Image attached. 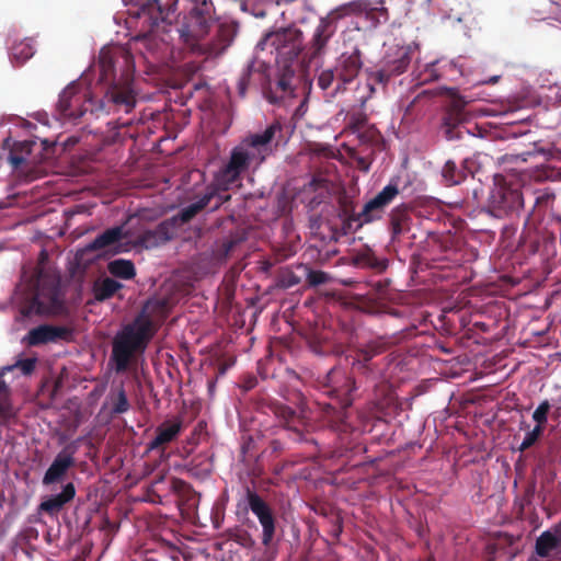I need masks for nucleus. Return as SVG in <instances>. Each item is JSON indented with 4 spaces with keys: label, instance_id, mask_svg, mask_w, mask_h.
<instances>
[{
    "label": "nucleus",
    "instance_id": "f257e3e1",
    "mask_svg": "<svg viewBox=\"0 0 561 561\" xmlns=\"http://www.w3.org/2000/svg\"><path fill=\"white\" fill-rule=\"evenodd\" d=\"M128 7L127 24L139 28L128 47H103L99 56L102 80L113 77L104 98L98 102L87 90L79 91L77 83L69 84L60 94L57 111L61 119L77 121L88 111L99 116L102 113H129L136 105V92L131 84V72L136 58L154 67L167 64L173 56L170 46L171 26L168 13L160 0H123Z\"/></svg>",
    "mask_w": 561,
    "mask_h": 561
},
{
    "label": "nucleus",
    "instance_id": "f03ea898",
    "mask_svg": "<svg viewBox=\"0 0 561 561\" xmlns=\"http://www.w3.org/2000/svg\"><path fill=\"white\" fill-rule=\"evenodd\" d=\"M278 131H280V126L272 124L262 133L247 136L233 147L228 162L215 174L214 188L198 202L183 208L176 216L179 224L182 225L192 219L210 203L215 195H218L219 203L228 199V196L221 195L219 192H226L239 182L242 173L255 171L264 162L272 153V140Z\"/></svg>",
    "mask_w": 561,
    "mask_h": 561
},
{
    "label": "nucleus",
    "instance_id": "7ed1b4c3",
    "mask_svg": "<svg viewBox=\"0 0 561 561\" xmlns=\"http://www.w3.org/2000/svg\"><path fill=\"white\" fill-rule=\"evenodd\" d=\"M190 13L178 30L182 42L194 53L206 58L219 56L233 41L238 27L232 21L218 25L213 22V3L188 0Z\"/></svg>",
    "mask_w": 561,
    "mask_h": 561
},
{
    "label": "nucleus",
    "instance_id": "20e7f679",
    "mask_svg": "<svg viewBox=\"0 0 561 561\" xmlns=\"http://www.w3.org/2000/svg\"><path fill=\"white\" fill-rule=\"evenodd\" d=\"M301 47V33L296 28H285L266 34L265 37L256 45L255 60L247 67L239 79V94L241 96L245 95L250 73L255 64L261 59V53L267 51L271 54L272 58L267 60L264 59L262 62L270 64L274 61L279 68H283L284 71L275 85L276 90H279L283 94L280 96H276L272 90L267 95L268 101L271 103H276L284 95H293V77L295 71L290 67L289 62L299 55Z\"/></svg>",
    "mask_w": 561,
    "mask_h": 561
},
{
    "label": "nucleus",
    "instance_id": "39448f33",
    "mask_svg": "<svg viewBox=\"0 0 561 561\" xmlns=\"http://www.w3.org/2000/svg\"><path fill=\"white\" fill-rule=\"evenodd\" d=\"M152 336L153 323L144 313L123 327L113 340L111 359L115 363L116 371L126 370L133 357L145 352Z\"/></svg>",
    "mask_w": 561,
    "mask_h": 561
},
{
    "label": "nucleus",
    "instance_id": "423d86ee",
    "mask_svg": "<svg viewBox=\"0 0 561 561\" xmlns=\"http://www.w3.org/2000/svg\"><path fill=\"white\" fill-rule=\"evenodd\" d=\"M44 256V253H42ZM23 282L27 283L32 294L30 311L36 313H58L62 309L59 277L50 270L42 257L37 268L32 275L23 273Z\"/></svg>",
    "mask_w": 561,
    "mask_h": 561
},
{
    "label": "nucleus",
    "instance_id": "0eeeda50",
    "mask_svg": "<svg viewBox=\"0 0 561 561\" xmlns=\"http://www.w3.org/2000/svg\"><path fill=\"white\" fill-rule=\"evenodd\" d=\"M131 233L126 225L112 227L99 234L87 244L88 251H100L103 254H117L129 250Z\"/></svg>",
    "mask_w": 561,
    "mask_h": 561
},
{
    "label": "nucleus",
    "instance_id": "6e6552de",
    "mask_svg": "<svg viewBox=\"0 0 561 561\" xmlns=\"http://www.w3.org/2000/svg\"><path fill=\"white\" fill-rule=\"evenodd\" d=\"M358 7L359 5L355 2L343 4L329 12L327 16H323L319 20L311 39V49L314 56L322 54L328 41L335 32L334 22L337 19L353 12Z\"/></svg>",
    "mask_w": 561,
    "mask_h": 561
},
{
    "label": "nucleus",
    "instance_id": "1a4fd4ad",
    "mask_svg": "<svg viewBox=\"0 0 561 561\" xmlns=\"http://www.w3.org/2000/svg\"><path fill=\"white\" fill-rule=\"evenodd\" d=\"M489 204L496 216H502L523 206L520 192L506 185L502 175L494 176V185L490 192Z\"/></svg>",
    "mask_w": 561,
    "mask_h": 561
},
{
    "label": "nucleus",
    "instance_id": "9d476101",
    "mask_svg": "<svg viewBox=\"0 0 561 561\" xmlns=\"http://www.w3.org/2000/svg\"><path fill=\"white\" fill-rule=\"evenodd\" d=\"M35 358H25L18 360L13 365L4 366L0 370V378H2L5 374L14 371L19 369L22 375L31 374L35 368ZM15 415L14 409L11 407L10 402L7 398V386L5 382L0 379V425L8 423Z\"/></svg>",
    "mask_w": 561,
    "mask_h": 561
},
{
    "label": "nucleus",
    "instance_id": "9b49d317",
    "mask_svg": "<svg viewBox=\"0 0 561 561\" xmlns=\"http://www.w3.org/2000/svg\"><path fill=\"white\" fill-rule=\"evenodd\" d=\"M398 194L399 188L397 183L386 185L374 198L364 205L359 214L362 221L368 224L380 218L383 208L388 206Z\"/></svg>",
    "mask_w": 561,
    "mask_h": 561
},
{
    "label": "nucleus",
    "instance_id": "f8f14e48",
    "mask_svg": "<svg viewBox=\"0 0 561 561\" xmlns=\"http://www.w3.org/2000/svg\"><path fill=\"white\" fill-rule=\"evenodd\" d=\"M248 503L251 512L257 517L262 526V542L265 546H268L273 540L275 533V520L272 511L256 493H248Z\"/></svg>",
    "mask_w": 561,
    "mask_h": 561
},
{
    "label": "nucleus",
    "instance_id": "ddd939ff",
    "mask_svg": "<svg viewBox=\"0 0 561 561\" xmlns=\"http://www.w3.org/2000/svg\"><path fill=\"white\" fill-rule=\"evenodd\" d=\"M359 68L360 59L357 50L343 53L335 66L336 79L341 81L336 85L335 92L342 90L346 83L351 82L357 76Z\"/></svg>",
    "mask_w": 561,
    "mask_h": 561
},
{
    "label": "nucleus",
    "instance_id": "4468645a",
    "mask_svg": "<svg viewBox=\"0 0 561 561\" xmlns=\"http://www.w3.org/2000/svg\"><path fill=\"white\" fill-rule=\"evenodd\" d=\"M36 141L25 140L16 144L9 153L8 160L14 169L22 165H35L41 162L39 154L34 153L35 149L41 150Z\"/></svg>",
    "mask_w": 561,
    "mask_h": 561
},
{
    "label": "nucleus",
    "instance_id": "2eb2a0df",
    "mask_svg": "<svg viewBox=\"0 0 561 561\" xmlns=\"http://www.w3.org/2000/svg\"><path fill=\"white\" fill-rule=\"evenodd\" d=\"M69 331L64 327L43 324L32 329L25 336L28 345L35 346L57 342L68 336Z\"/></svg>",
    "mask_w": 561,
    "mask_h": 561
},
{
    "label": "nucleus",
    "instance_id": "dca6fc26",
    "mask_svg": "<svg viewBox=\"0 0 561 561\" xmlns=\"http://www.w3.org/2000/svg\"><path fill=\"white\" fill-rule=\"evenodd\" d=\"M179 225L178 217L162 221L154 230H148L142 234L141 243L146 248L158 247L175 236Z\"/></svg>",
    "mask_w": 561,
    "mask_h": 561
},
{
    "label": "nucleus",
    "instance_id": "f3484780",
    "mask_svg": "<svg viewBox=\"0 0 561 561\" xmlns=\"http://www.w3.org/2000/svg\"><path fill=\"white\" fill-rule=\"evenodd\" d=\"M536 552L542 558L554 557L561 552V524L537 538Z\"/></svg>",
    "mask_w": 561,
    "mask_h": 561
},
{
    "label": "nucleus",
    "instance_id": "a211bd4d",
    "mask_svg": "<svg viewBox=\"0 0 561 561\" xmlns=\"http://www.w3.org/2000/svg\"><path fill=\"white\" fill-rule=\"evenodd\" d=\"M73 463L75 459L71 454L60 451L45 472L43 484L49 485L59 482Z\"/></svg>",
    "mask_w": 561,
    "mask_h": 561
},
{
    "label": "nucleus",
    "instance_id": "6ab92c4d",
    "mask_svg": "<svg viewBox=\"0 0 561 561\" xmlns=\"http://www.w3.org/2000/svg\"><path fill=\"white\" fill-rule=\"evenodd\" d=\"M75 495L76 490L73 484L67 483L64 485L60 493L51 495L50 497L43 501L39 505V510L53 515L59 512L66 503L75 497Z\"/></svg>",
    "mask_w": 561,
    "mask_h": 561
},
{
    "label": "nucleus",
    "instance_id": "aec40b11",
    "mask_svg": "<svg viewBox=\"0 0 561 561\" xmlns=\"http://www.w3.org/2000/svg\"><path fill=\"white\" fill-rule=\"evenodd\" d=\"M182 423L180 421L165 422L157 428L156 437L149 443L150 450L157 449L162 445L172 442L181 432Z\"/></svg>",
    "mask_w": 561,
    "mask_h": 561
},
{
    "label": "nucleus",
    "instance_id": "412c9836",
    "mask_svg": "<svg viewBox=\"0 0 561 561\" xmlns=\"http://www.w3.org/2000/svg\"><path fill=\"white\" fill-rule=\"evenodd\" d=\"M35 51V39L32 37H25L12 45L10 49V59L13 64L23 65L34 56Z\"/></svg>",
    "mask_w": 561,
    "mask_h": 561
},
{
    "label": "nucleus",
    "instance_id": "4be33fe9",
    "mask_svg": "<svg viewBox=\"0 0 561 561\" xmlns=\"http://www.w3.org/2000/svg\"><path fill=\"white\" fill-rule=\"evenodd\" d=\"M108 271L112 275L124 279H130L135 276V266L128 260H114L108 264Z\"/></svg>",
    "mask_w": 561,
    "mask_h": 561
},
{
    "label": "nucleus",
    "instance_id": "5701e85b",
    "mask_svg": "<svg viewBox=\"0 0 561 561\" xmlns=\"http://www.w3.org/2000/svg\"><path fill=\"white\" fill-rule=\"evenodd\" d=\"M410 47H399L397 55L398 57L394 59H388L389 71L391 73H401L405 70L409 65L410 58Z\"/></svg>",
    "mask_w": 561,
    "mask_h": 561
},
{
    "label": "nucleus",
    "instance_id": "b1692460",
    "mask_svg": "<svg viewBox=\"0 0 561 561\" xmlns=\"http://www.w3.org/2000/svg\"><path fill=\"white\" fill-rule=\"evenodd\" d=\"M122 284L113 278L103 279L95 288V297L99 300H105L113 296Z\"/></svg>",
    "mask_w": 561,
    "mask_h": 561
},
{
    "label": "nucleus",
    "instance_id": "393cba45",
    "mask_svg": "<svg viewBox=\"0 0 561 561\" xmlns=\"http://www.w3.org/2000/svg\"><path fill=\"white\" fill-rule=\"evenodd\" d=\"M110 400H111V412L113 414L126 413L130 408L127 396L123 388H121L116 394L111 396Z\"/></svg>",
    "mask_w": 561,
    "mask_h": 561
},
{
    "label": "nucleus",
    "instance_id": "a878e982",
    "mask_svg": "<svg viewBox=\"0 0 561 561\" xmlns=\"http://www.w3.org/2000/svg\"><path fill=\"white\" fill-rule=\"evenodd\" d=\"M522 428H527L525 436L518 447L520 451H525L526 449L530 448L540 438V436L543 433V428L539 426H534L533 428H529V425H522Z\"/></svg>",
    "mask_w": 561,
    "mask_h": 561
},
{
    "label": "nucleus",
    "instance_id": "bb28decb",
    "mask_svg": "<svg viewBox=\"0 0 561 561\" xmlns=\"http://www.w3.org/2000/svg\"><path fill=\"white\" fill-rule=\"evenodd\" d=\"M551 409V404L548 400L541 401L538 407L534 410L531 419L536 426L545 430L548 423V415Z\"/></svg>",
    "mask_w": 561,
    "mask_h": 561
},
{
    "label": "nucleus",
    "instance_id": "cd10ccee",
    "mask_svg": "<svg viewBox=\"0 0 561 561\" xmlns=\"http://www.w3.org/2000/svg\"><path fill=\"white\" fill-rule=\"evenodd\" d=\"M443 176L450 185L459 184L463 179L462 172L458 171L456 164L451 161H447L445 163L443 168Z\"/></svg>",
    "mask_w": 561,
    "mask_h": 561
},
{
    "label": "nucleus",
    "instance_id": "c85d7f7f",
    "mask_svg": "<svg viewBox=\"0 0 561 561\" xmlns=\"http://www.w3.org/2000/svg\"><path fill=\"white\" fill-rule=\"evenodd\" d=\"M462 106L463 103L460 104L456 102L454 104L451 112L445 117V124L447 126H456L465 121V117L461 113Z\"/></svg>",
    "mask_w": 561,
    "mask_h": 561
},
{
    "label": "nucleus",
    "instance_id": "c756f323",
    "mask_svg": "<svg viewBox=\"0 0 561 561\" xmlns=\"http://www.w3.org/2000/svg\"><path fill=\"white\" fill-rule=\"evenodd\" d=\"M336 78L335 70L327 69L320 72L318 77V85L321 90H327L331 87L334 79Z\"/></svg>",
    "mask_w": 561,
    "mask_h": 561
},
{
    "label": "nucleus",
    "instance_id": "7c9ffc66",
    "mask_svg": "<svg viewBox=\"0 0 561 561\" xmlns=\"http://www.w3.org/2000/svg\"><path fill=\"white\" fill-rule=\"evenodd\" d=\"M161 213L157 209H141L135 216L129 217L128 221L131 222L136 217L139 220H156Z\"/></svg>",
    "mask_w": 561,
    "mask_h": 561
},
{
    "label": "nucleus",
    "instance_id": "2f4dec72",
    "mask_svg": "<svg viewBox=\"0 0 561 561\" xmlns=\"http://www.w3.org/2000/svg\"><path fill=\"white\" fill-rule=\"evenodd\" d=\"M307 278L311 285L317 286V285L327 283V280L329 279V276L327 273L321 272V271H311L308 273Z\"/></svg>",
    "mask_w": 561,
    "mask_h": 561
},
{
    "label": "nucleus",
    "instance_id": "473e14b6",
    "mask_svg": "<svg viewBox=\"0 0 561 561\" xmlns=\"http://www.w3.org/2000/svg\"><path fill=\"white\" fill-rule=\"evenodd\" d=\"M305 112H306V100H304V101L300 103V105L298 106V108H297V112H296V113H297L298 115H304V114H305Z\"/></svg>",
    "mask_w": 561,
    "mask_h": 561
},
{
    "label": "nucleus",
    "instance_id": "72a5a7b5",
    "mask_svg": "<svg viewBox=\"0 0 561 561\" xmlns=\"http://www.w3.org/2000/svg\"><path fill=\"white\" fill-rule=\"evenodd\" d=\"M499 81V76H493L489 78L488 80L483 81V83H496Z\"/></svg>",
    "mask_w": 561,
    "mask_h": 561
},
{
    "label": "nucleus",
    "instance_id": "f704fd0d",
    "mask_svg": "<svg viewBox=\"0 0 561 561\" xmlns=\"http://www.w3.org/2000/svg\"><path fill=\"white\" fill-rule=\"evenodd\" d=\"M264 15H265V13L263 11L255 13V16H257V18H263Z\"/></svg>",
    "mask_w": 561,
    "mask_h": 561
},
{
    "label": "nucleus",
    "instance_id": "c9c22d12",
    "mask_svg": "<svg viewBox=\"0 0 561 561\" xmlns=\"http://www.w3.org/2000/svg\"><path fill=\"white\" fill-rule=\"evenodd\" d=\"M554 100L557 102H561V93H557L556 96H554Z\"/></svg>",
    "mask_w": 561,
    "mask_h": 561
},
{
    "label": "nucleus",
    "instance_id": "e433bc0d",
    "mask_svg": "<svg viewBox=\"0 0 561 561\" xmlns=\"http://www.w3.org/2000/svg\"><path fill=\"white\" fill-rule=\"evenodd\" d=\"M463 19L461 16L456 18L455 22L461 24Z\"/></svg>",
    "mask_w": 561,
    "mask_h": 561
},
{
    "label": "nucleus",
    "instance_id": "4c0bfd02",
    "mask_svg": "<svg viewBox=\"0 0 561 561\" xmlns=\"http://www.w3.org/2000/svg\"><path fill=\"white\" fill-rule=\"evenodd\" d=\"M462 32H463L465 35H467V36L469 35V30L468 28H463Z\"/></svg>",
    "mask_w": 561,
    "mask_h": 561
},
{
    "label": "nucleus",
    "instance_id": "58836bf2",
    "mask_svg": "<svg viewBox=\"0 0 561 561\" xmlns=\"http://www.w3.org/2000/svg\"><path fill=\"white\" fill-rule=\"evenodd\" d=\"M275 1H276V4H278L280 0H275Z\"/></svg>",
    "mask_w": 561,
    "mask_h": 561
},
{
    "label": "nucleus",
    "instance_id": "ea45409f",
    "mask_svg": "<svg viewBox=\"0 0 561 561\" xmlns=\"http://www.w3.org/2000/svg\"><path fill=\"white\" fill-rule=\"evenodd\" d=\"M560 22H561V16H560Z\"/></svg>",
    "mask_w": 561,
    "mask_h": 561
}]
</instances>
